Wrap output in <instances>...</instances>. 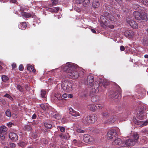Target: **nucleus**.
<instances>
[{
  "instance_id": "nucleus-26",
  "label": "nucleus",
  "mask_w": 148,
  "mask_h": 148,
  "mask_svg": "<svg viewBox=\"0 0 148 148\" xmlns=\"http://www.w3.org/2000/svg\"><path fill=\"white\" fill-rule=\"evenodd\" d=\"M59 10V8L55 7L52 8L50 9V11L52 12L56 13L58 12Z\"/></svg>"
},
{
  "instance_id": "nucleus-39",
  "label": "nucleus",
  "mask_w": 148,
  "mask_h": 148,
  "mask_svg": "<svg viewBox=\"0 0 148 148\" xmlns=\"http://www.w3.org/2000/svg\"><path fill=\"white\" fill-rule=\"evenodd\" d=\"M147 11L148 10H146L145 9L141 10V12H143V13L144 14H143V16H145V15H146L147 16V20L148 19V16L147 14Z\"/></svg>"
},
{
  "instance_id": "nucleus-27",
  "label": "nucleus",
  "mask_w": 148,
  "mask_h": 148,
  "mask_svg": "<svg viewBox=\"0 0 148 148\" xmlns=\"http://www.w3.org/2000/svg\"><path fill=\"white\" fill-rule=\"evenodd\" d=\"M115 121V119L114 118H111L110 119L107 120L106 123L108 124H112Z\"/></svg>"
},
{
  "instance_id": "nucleus-12",
  "label": "nucleus",
  "mask_w": 148,
  "mask_h": 148,
  "mask_svg": "<svg viewBox=\"0 0 148 148\" xmlns=\"http://www.w3.org/2000/svg\"><path fill=\"white\" fill-rule=\"evenodd\" d=\"M134 121L135 123L140 125V127L145 126L148 124V121H137L136 120H134Z\"/></svg>"
},
{
  "instance_id": "nucleus-51",
  "label": "nucleus",
  "mask_w": 148,
  "mask_h": 148,
  "mask_svg": "<svg viewBox=\"0 0 148 148\" xmlns=\"http://www.w3.org/2000/svg\"><path fill=\"white\" fill-rule=\"evenodd\" d=\"M25 129L26 130H29L31 129V128L29 125H27L25 126Z\"/></svg>"
},
{
  "instance_id": "nucleus-36",
  "label": "nucleus",
  "mask_w": 148,
  "mask_h": 148,
  "mask_svg": "<svg viewBox=\"0 0 148 148\" xmlns=\"http://www.w3.org/2000/svg\"><path fill=\"white\" fill-rule=\"evenodd\" d=\"M55 96L59 100H61L62 99L61 95L59 93L56 94Z\"/></svg>"
},
{
  "instance_id": "nucleus-40",
  "label": "nucleus",
  "mask_w": 148,
  "mask_h": 148,
  "mask_svg": "<svg viewBox=\"0 0 148 148\" xmlns=\"http://www.w3.org/2000/svg\"><path fill=\"white\" fill-rule=\"evenodd\" d=\"M59 136L62 139H67V137L65 136V135L64 134H63L61 133L60 134Z\"/></svg>"
},
{
  "instance_id": "nucleus-11",
  "label": "nucleus",
  "mask_w": 148,
  "mask_h": 148,
  "mask_svg": "<svg viewBox=\"0 0 148 148\" xmlns=\"http://www.w3.org/2000/svg\"><path fill=\"white\" fill-rule=\"evenodd\" d=\"M127 23L129 24L130 26L133 28L136 29L138 28V25L137 23L133 20H130L127 19Z\"/></svg>"
},
{
  "instance_id": "nucleus-25",
  "label": "nucleus",
  "mask_w": 148,
  "mask_h": 148,
  "mask_svg": "<svg viewBox=\"0 0 148 148\" xmlns=\"http://www.w3.org/2000/svg\"><path fill=\"white\" fill-rule=\"evenodd\" d=\"M99 97L97 96H92L91 98V101L93 102H96L99 100Z\"/></svg>"
},
{
  "instance_id": "nucleus-13",
  "label": "nucleus",
  "mask_w": 148,
  "mask_h": 148,
  "mask_svg": "<svg viewBox=\"0 0 148 148\" xmlns=\"http://www.w3.org/2000/svg\"><path fill=\"white\" fill-rule=\"evenodd\" d=\"M69 113L72 116L75 117H77L80 116V114L79 113L74 110L71 107H69Z\"/></svg>"
},
{
  "instance_id": "nucleus-30",
  "label": "nucleus",
  "mask_w": 148,
  "mask_h": 148,
  "mask_svg": "<svg viewBox=\"0 0 148 148\" xmlns=\"http://www.w3.org/2000/svg\"><path fill=\"white\" fill-rule=\"evenodd\" d=\"M46 92L43 90H42L41 91V95L42 97L45 98L46 96Z\"/></svg>"
},
{
  "instance_id": "nucleus-41",
  "label": "nucleus",
  "mask_w": 148,
  "mask_h": 148,
  "mask_svg": "<svg viewBox=\"0 0 148 148\" xmlns=\"http://www.w3.org/2000/svg\"><path fill=\"white\" fill-rule=\"evenodd\" d=\"M90 2V0H84L83 2V5L84 6H86L87 5L89 4Z\"/></svg>"
},
{
  "instance_id": "nucleus-8",
  "label": "nucleus",
  "mask_w": 148,
  "mask_h": 148,
  "mask_svg": "<svg viewBox=\"0 0 148 148\" xmlns=\"http://www.w3.org/2000/svg\"><path fill=\"white\" fill-rule=\"evenodd\" d=\"M83 139L85 143H89V144L93 142L94 141V138L92 137L88 134L84 135Z\"/></svg>"
},
{
  "instance_id": "nucleus-47",
  "label": "nucleus",
  "mask_w": 148,
  "mask_h": 148,
  "mask_svg": "<svg viewBox=\"0 0 148 148\" xmlns=\"http://www.w3.org/2000/svg\"><path fill=\"white\" fill-rule=\"evenodd\" d=\"M17 88L18 90L21 91H22L23 90V88L21 86L19 85H18Z\"/></svg>"
},
{
  "instance_id": "nucleus-55",
  "label": "nucleus",
  "mask_w": 148,
  "mask_h": 148,
  "mask_svg": "<svg viewBox=\"0 0 148 148\" xmlns=\"http://www.w3.org/2000/svg\"><path fill=\"white\" fill-rule=\"evenodd\" d=\"M120 49L121 51H124L125 49V47L123 46H121L120 47Z\"/></svg>"
},
{
  "instance_id": "nucleus-34",
  "label": "nucleus",
  "mask_w": 148,
  "mask_h": 148,
  "mask_svg": "<svg viewBox=\"0 0 148 148\" xmlns=\"http://www.w3.org/2000/svg\"><path fill=\"white\" fill-rule=\"evenodd\" d=\"M44 125L45 126L47 129H51L52 127L51 124L47 123H45Z\"/></svg>"
},
{
  "instance_id": "nucleus-7",
  "label": "nucleus",
  "mask_w": 148,
  "mask_h": 148,
  "mask_svg": "<svg viewBox=\"0 0 148 148\" xmlns=\"http://www.w3.org/2000/svg\"><path fill=\"white\" fill-rule=\"evenodd\" d=\"M119 130L118 129L116 128V130L112 129L109 130L107 134L108 138V139H111L114 137H116L117 134L116 132V130Z\"/></svg>"
},
{
  "instance_id": "nucleus-33",
  "label": "nucleus",
  "mask_w": 148,
  "mask_h": 148,
  "mask_svg": "<svg viewBox=\"0 0 148 148\" xmlns=\"http://www.w3.org/2000/svg\"><path fill=\"white\" fill-rule=\"evenodd\" d=\"M54 117L57 119L59 120L61 118L60 115L58 113L55 114L53 115Z\"/></svg>"
},
{
  "instance_id": "nucleus-21",
  "label": "nucleus",
  "mask_w": 148,
  "mask_h": 148,
  "mask_svg": "<svg viewBox=\"0 0 148 148\" xmlns=\"http://www.w3.org/2000/svg\"><path fill=\"white\" fill-rule=\"evenodd\" d=\"M27 69L30 72H32L35 73L36 72V70L34 69V67L30 64H28L27 65Z\"/></svg>"
},
{
  "instance_id": "nucleus-59",
  "label": "nucleus",
  "mask_w": 148,
  "mask_h": 148,
  "mask_svg": "<svg viewBox=\"0 0 148 148\" xmlns=\"http://www.w3.org/2000/svg\"><path fill=\"white\" fill-rule=\"evenodd\" d=\"M10 3H15L16 2V0H10Z\"/></svg>"
},
{
  "instance_id": "nucleus-18",
  "label": "nucleus",
  "mask_w": 148,
  "mask_h": 148,
  "mask_svg": "<svg viewBox=\"0 0 148 148\" xmlns=\"http://www.w3.org/2000/svg\"><path fill=\"white\" fill-rule=\"evenodd\" d=\"M88 108L90 111L95 112L96 110L95 105L93 104H89Z\"/></svg>"
},
{
  "instance_id": "nucleus-24",
  "label": "nucleus",
  "mask_w": 148,
  "mask_h": 148,
  "mask_svg": "<svg viewBox=\"0 0 148 148\" xmlns=\"http://www.w3.org/2000/svg\"><path fill=\"white\" fill-rule=\"evenodd\" d=\"M7 128L5 126H2L0 128V134H5Z\"/></svg>"
},
{
  "instance_id": "nucleus-60",
  "label": "nucleus",
  "mask_w": 148,
  "mask_h": 148,
  "mask_svg": "<svg viewBox=\"0 0 148 148\" xmlns=\"http://www.w3.org/2000/svg\"><path fill=\"white\" fill-rule=\"evenodd\" d=\"M36 118V115L35 114H34L32 117V119H35Z\"/></svg>"
},
{
  "instance_id": "nucleus-10",
  "label": "nucleus",
  "mask_w": 148,
  "mask_h": 148,
  "mask_svg": "<svg viewBox=\"0 0 148 148\" xmlns=\"http://www.w3.org/2000/svg\"><path fill=\"white\" fill-rule=\"evenodd\" d=\"M125 36L129 38H132L134 36V32L131 30H127L124 32Z\"/></svg>"
},
{
  "instance_id": "nucleus-5",
  "label": "nucleus",
  "mask_w": 148,
  "mask_h": 148,
  "mask_svg": "<svg viewBox=\"0 0 148 148\" xmlns=\"http://www.w3.org/2000/svg\"><path fill=\"white\" fill-rule=\"evenodd\" d=\"M121 90L119 86L116 84L115 85V89L114 90H112L110 93V97L112 99H118L119 97H121Z\"/></svg>"
},
{
  "instance_id": "nucleus-28",
  "label": "nucleus",
  "mask_w": 148,
  "mask_h": 148,
  "mask_svg": "<svg viewBox=\"0 0 148 148\" xmlns=\"http://www.w3.org/2000/svg\"><path fill=\"white\" fill-rule=\"evenodd\" d=\"M104 106V105L103 103H101L97 104L95 105L96 109H99L102 108Z\"/></svg>"
},
{
  "instance_id": "nucleus-62",
  "label": "nucleus",
  "mask_w": 148,
  "mask_h": 148,
  "mask_svg": "<svg viewBox=\"0 0 148 148\" xmlns=\"http://www.w3.org/2000/svg\"><path fill=\"white\" fill-rule=\"evenodd\" d=\"M108 27L111 29H112L114 28V26L113 25H108Z\"/></svg>"
},
{
  "instance_id": "nucleus-9",
  "label": "nucleus",
  "mask_w": 148,
  "mask_h": 148,
  "mask_svg": "<svg viewBox=\"0 0 148 148\" xmlns=\"http://www.w3.org/2000/svg\"><path fill=\"white\" fill-rule=\"evenodd\" d=\"M108 84V82L106 80H103L102 84H99V91H103Z\"/></svg>"
},
{
  "instance_id": "nucleus-43",
  "label": "nucleus",
  "mask_w": 148,
  "mask_h": 148,
  "mask_svg": "<svg viewBox=\"0 0 148 148\" xmlns=\"http://www.w3.org/2000/svg\"><path fill=\"white\" fill-rule=\"evenodd\" d=\"M141 3L145 5H148V0H143Z\"/></svg>"
},
{
  "instance_id": "nucleus-61",
  "label": "nucleus",
  "mask_w": 148,
  "mask_h": 148,
  "mask_svg": "<svg viewBox=\"0 0 148 148\" xmlns=\"http://www.w3.org/2000/svg\"><path fill=\"white\" fill-rule=\"evenodd\" d=\"M68 97L69 98H72L73 97V96L72 94H69L68 95Z\"/></svg>"
},
{
  "instance_id": "nucleus-56",
  "label": "nucleus",
  "mask_w": 148,
  "mask_h": 148,
  "mask_svg": "<svg viewBox=\"0 0 148 148\" xmlns=\"http://www.w3.org/2000/svg\"><path fill=\"white\" fill-rule=\"evenodd\" d=\"M75 10L77 12H79L80 11V9L78 7H76L75 8Z\"/></svg>"
},
{
  "instance_id": "nucleus-49",
  "label": "nucleus",
  "mask_w": 148,
  "mask_h": 148,
  "mask_svg": "<svg viewBox=\"0 0 148 148\" xmlns=\"http://www.w3.org/2000/svg\"><path fill=\"white\" fill-rule=\"evenodd\" d=\"M18 144L20 146H24L26 145V144L25 143L22 142H20Z\"/></svg>"
},
{
  "instance_id": "nucleus-16",
  "label": "nucleus",
  "mask_w": 148,
  "mask_h": 148,
  "mask_svg": "<svg viewBox=\"0 0 148 148\" xmlns=\"http://www.w3.org/2000/svg\"><path fill=\"white\" fill-rule=\"evenodd\" d=\"M121 142L122 140L120 138H117L113 140L112 142V144L114 145H118L121 143Z\"/></svg>"
},
{
  "instance_id": "nucleus-53",
  "label": "nucleus",
  "mask_w": 148,
  "mask_h": 148,
  "mask_svg": "<svg viewBox=\"0 0 148 148\" xmlns=\"http://www.w3.org/2000/svg\"><path fill=\"white\" fill-rule=\"evenodd\" d=\"M10 146L12 148H14L16 147V145L14 143H11L10 144Z\"/></svg>"
},
{
  "instance_id": "nucleus-46",
  "label": "nucleus",
  "mask_w": 148,
  "mask_h": 148,
  "mask_svg": "<svg viewBox=\"0 0 148 148\" xmlns=\"http://www.w3.org/2000/svg\"><path fill=\"white\" fill-rule=\"evenodd\" d=\"M83 0H75L74 1L77 4H80L83 2Z\"/></svg>"
},
{
  "instance_id": "nucleus-44",
  "label": "nucleus",
  "mask_w": 148,
  "mask_h": 148,
  "mask_svg": "<svg viewBox=\"0 0 148 148\" xmlns=\"http://www.w3.org/2000/svg\"><path fill=\"white\" fill-rule=\"evenodd\" d=\"M45 104H41L40 105V107L43 110H45L46 109V106Z\"/></svg>"
},
{
  "instance_id": "nucleus-45",
  "label": "nucleus",
  "mask_w": 148,
  "mask_h": 148,
  "mask_svg": "<svg viewBox=\"0 0 148 148\" xmlns=\"http://www.w3.org/2000/svg\"><path fill=\"white\" fill-rule=\"evenodd\" d=\"M4 96L8 98H9L10 100H12L13 99L12 98V97L9 95L6 94Z\"/></svg>"
},
{
  "instance_id": "nucleus-4",
  "label": "nucleus",
  "mask_w": 148,
  "mask_h": 148,
  "mask_svg": "<svg viewBox=\"0 0 148 148\" xmlns=\"http://www.w3.org/2000/svg\"><path fill=\"white\" fill-rule=\"evenodd\" d=\"M73 83L69 81L62 82L61 85V91L63 92L70 91L72 90Z\"/></svg>"
},
{
  "instance_id": "nucleus-52",
  "label": "nucleus",
  "mask_w": 148,
  "mask_h": 148,
  "mask_svg": "<svg viewBox=\"0 0 148 148\" xmlns=\"http://www.w3.org/2000/svg\"><path fill=\"white\" fill-rule=\"evenodd\" d=\"M4 134H0V137L2 139H4L5 138L4 135Z\"/></svg>"
},
{
  "instance_id": "nucleus-63",
  "label": "nucleus",
  "mask_w": 148,
  "mask_h": 148,
  "mask_svg": "<svg viewBox=\"0 0 148 148\" xmlns=\"http://www.w3.org/2000/svg\"><path fill=\"white\" fill-rule=\"evenodd\" d=\"M108 115V113L107 112L104 113L103 114V116H106Z\"/></svg>"
},
{
  "instance_id": "nucleus-57",
  "label": "nucleus",
  "mask_w": 148,
  "mask_h": 148,
  "mask_svg": "<svg viewBox=\"0 0 148 148\" xmlns=\"http://www.w3.org/2000/svg\"><path fill=\"white\" fill-rule=\"evenodd\" d=\"M143 44H147V40H146L145 39H144L143 40Z\"/></svg>"
},
{
  "instance_id": "nucleus-42",
  "label": "nucleus",
  "mask_w": 148,
  "mask_h": 148,
  "mask_svg": "<svg viewBox=\"0 0 148 148\" xmlns=\"http://www.w3.org/2000/svg\"><path fill=\"white\" fill-rule=\"evenodd\" d=\"M77 132L78 133H84V130H82L79 128H77L76 129Z\"/></svg>"
},
{
  "instance_id": "nucleus-29",
  "label": "nucleus",
  "mask_w": 148,
  "mask_h": 148,
  "mask_svg": "<svg viewBox=\"0 0 148 148\" xmlns=\"http://www.w3.org/2000/svg\"><path fill=\"white\" fill-rule=\"evenodd\" d=\"M90 119H91L90 118L89 116H88L86 117L84 119V120H85V121L86 123H91Z\"/></svg>"
},
{
  "instance_id": "nucleus-31",
  "label": "nucleus",
  "mask_w": 148,
  "mask_h": 148,
  "mask_svg": "<svg viewBox=\"0 0 148 148\" xmlns=\"http://www.w3.org/2000/svg\"><path fill=\"white\" fill-rule=\"evenodd\" d=\"M57 128L59 129L60 132H64L65 131V128L64 127L58 126L57 127Z\"/></svg>"
},
{
  "instance_id": "nucleus-38",
  "label": "nucleus",
  "mask_w": 148,
  "mask_h": 148,
  "mask_svg": "<svg viewBox=\"0 0 148 148\" xmlns=\"http://www.w3.org/2000/svg\"><path fill=\"white\" fill-rule=\"evenodd\" d=\"M60 79L58 77H53L52 78H51L49 79V80H50V81L52 80V82H58V80Z\"/></svg>"
},
{
  "instance_id": "nucleus-48",
  "label": "nucleus",
  "mask_w": 148,
  "mask_h": 148,
  "mask_svg": "<svg viewBox=\"0 0 148 148\" xmlns=\"http://www.w3.org/2000/svg\"><path fill=\"white\" fill-rule=\"evenodd\" d=\"M133 6L135 10H137L139 8V5L137 4H135L133 5Z\"/></svg>"
},
{
  "instance_id": "nucleus-20",
  "label": "nucleus",
  "mask_w": 148,
  "mask_h": 148,
  "mask_svg": "<svg viewBox=\"0 0 148 148\" xmlns=\"http://www.w3.org/2000/svg\"><path fill=\"white\" fill-rule=\"evenodd\" d=\"M107 14V16H106V18H108L111 21H116V18H114V16L111 14H110L108 13H106V14Z\"/></svg>"
},
{
  "instance_id": "nucleus-23",
  "label": "nucleus",
  "mask_w": 148,
  "mask_h": 148,
  "mask_svg": "<svg viewBox=\"0 0 148 148\" xmlns=\"http://www.w3.org/2000/svg\"><path fill=\"white\" fill-rule=\"evenodd\" d=\"M100 5L99 0H94L92 2V6L94 8H98Z\"/></svg>"
},
{
  "instance_id": "nucleus-15",
  "label": "nucleus",
  "mask_w": 148,
  "mask_h": 148,
  "mask_svg": "<svg viewBox=\"0 0 148 148\" xmlns=\"http://www.w3.org/2000/svg\"><path fill=\"white\" fill-rule=\"evenodd\" d=\"M137 117L139 119L142 120L146 118L144 112L141 111L139 112L137 115Z\"/></svg>"
},
{
  "instance_id": "nucleus-37",
  "label": "nucleus",
  "mask_w": 148,
  "mask_h": 148,
  "mask_svg": "<svg viewBox=\"0 0 148 148\" xmlns=\"http://www.w3.org/2000/svg\"><path fill=\"white\" fill-rule=\"evenodd\" d=\"M3 81L4 82H6L8 80V78L6 76L3 75L1 77Z\"/></svg>"
},
{
  "instance_id": "nucleus-54",
  "label": "nucleus",
  "mask_w": 148,
  "mask_h": 148,
  "mask_svg": "<svg viewBox=\"0 0 148 148\" xmlns=\"http://www.w3.org/2000/svg\"><path fill=\"white\" fill-rule=\"evenodd\" d=\"M51 1L52 2L53 4H56L57 3V0H51Z\"/></svg>"
},
{
  "instance_id": "nucleus-64",
  "label": "nucleus",
  "mask_w": 148,
  "mask_h": 148,
  "mask_svg": "<svg viewBox=\"0 0 148 148\" xmlns=\"http://www.w3.org/2000/svg\"><path fill=\"white\" fill-rule=\"evenodd\" d=\"M119 148H132L131 147H121Z\"/></svg>"
},
{
  "instance_id": "nucleus-19",
  "label": "nucleus",
  "mask_w": 148,
  "mask_h": 148,
  "mask_svg": "<svg viewBox=\"0 0 148 148\" xmlns=\"http://www.w3.org/2000/svg\"><path fill=\"white\" fill-rule=\"evenodd\" d=\"M21 15L23 18H29L30 17L31 15V14L25 12H20Z\"/></svg>"
},
{
  "instance_id": "nucleus-3",
  "label": "nucleus",
  "mask_w": 148,
  "mask_h": 148,
  "mask_svg": "<svg viewBox=\"0 0 148 148\" xmlns=\"http://www.w3.org/2000/svg\"><path fill=\"white\" fill-rule=\"evenodd\" d=\"M138 138V135L136 133H135L131 137V138L127 139L125 140L123 144L127 146H133L137 142Z\"/></svg>"
},
{
  "instance_id": "nucleus-32",
  "label": "nucleus",
  "mask_w": 148,
  "mask_h": 148,
  "mask_svg": "<svg viewBox=\"0 0 148 148\" xmlns=\"http://www.w3.org/2000/svg\"><path fill=\"white\" fill-rule=\"evenodd\" d=\"M5 113L6 115L9 117H10L11 116V113L9 110H7L5 112Z\"/></svg>"
},
{
  "instance_id": "nucleus-6",
  "label": "nucleus",
  "mask_w": 148,
  "mask_h": 148,
  "mask_svg": "<svg viewBox=\"0 0 148 148\" xmlns=\"http://www.w3.org/2000/svg\"><path fill=\"white\" fill-rule=\"evenodd\" d=\"M133 15L135 18L137 20H140L141 19L147 20V16L145 15L143 16V12H141V11H134L133 12Z\"/></svg>"
},
{
  "instance_id": "nucleus-17",
  "label": "nucleus",
  "mask_w": 148,
  "mask_h": 148,
  "mask_svg": "<svg viewBox=\"0 0 148 148\" xmlns=\"http://www.w3.org/2000/svg\"><path fill=\"white\" fill-rule=\"evenodd\" d=\"M91 121V123H93L96 121L97 119V115L93 114L89 115Z\"/></svg>"
},
{
  "instance_id": "nucleus-14",
  "label": "nucleus",
  "mask_w": 148,
  "mask_h": 148,
  "mask_svg": "<svg viewBox=\"0 0 148 148\" xmlns=\"http://www.w3.org/2000/svg\"><path fill=\"white\" fill-rule=\"evenodd\" d=\"M9 138L12 140H18L17 135L15 133L10 132L9 134Z\"/></svg>"
},
{
  "instance_id": "nucleus-1",
  "label": "nucleus",
  "mask_w": 148,
  "mask_h": 148,
  "mask_svg": "<svg viewBox=\"0 0 148 148\" xmlns=\"http://www.w3.org/2000/svg\"><path fill=\"white\" fill-rule=\"evenodd\" d=\"M77 67L76 64L71 62L66 63L61 67L63 71L67 73L68 77L72 79H76L79 76V73L76 69Z\"/></svg>"
},
{
  "instance_id": "nucleus-50",
  "label": "nucleus",
  "mask_w": 148,
  "mask_h": 148,
  "mask_svg": "<svg viewBox=\"0 0 148 148\" xmlns=\"http://www.w3.org/2000/svg\"><path fill=\"white\" fill-rule=\"evenodd\" d=\"M24 69L23 66L22 64L20 65L19 67V70L20 71H22Z\"/></svg>"
},
{
  "instance_id": "nucleus-22",
  "label": "nucleus",
  "mask_w": 148,
  "mask_h": 148,
  "mask_svg": "<svg viewBox=\"0 0 148 148\" xmlns=\"http://www.w3.org/2000/svg\"><path fill=\"white\" fill-rule=\"evenodd\" d=\"M19 28L22 29H25L27 27V24L25 22H23L20 23L18 26Z\"/></svg>"
},
{
  "instance_id": "nucleus-35",
  "label": "nucleus",
  "mask_w": 148,
  "mask_h": 148,
  "mask_svg": "<svg viewBox=\"0 0 148 148\" xmlns=\"http://www.w3.org/2000/svg\"><path fill=\"white\" fill-rule=\"evenodd\" d=\"M78 72L79 73V76H81L84 74V72L82 69H80L78 70Z\"/></svg>"
},
{
  "instance_id": "nucleus-58",
  "label": "nucleus",
  "mask_w": 148,
  "mask_h": 148,
  "mask_svg": "<svg viewBox=\"0 0 148 148\" xmlns=\"http://www.w3.org/2000/svg\"><path fill=\"white\" fill-rule=\"evenodd\" d=\"M68 96V95L66 93H64L62 95V97L64 98H66Z\"/></svg>"
},
{
  "instance_id": "nucleus-2",
  "label": "nucleus",
  "mask_w": 148,
  "mask_h": 148,
  "mask_svg": "<svg viewBox=\"0 0 148 148\" xmlns=\"http://www.w3.org/2000/svg\"><path fill=\"white\" fill-rule=\"evenodd\" d=\"M94 82V77L93 76L88 75L85 80V84L88 86L91 89L90 90V93L91 95L98 92L99 90V84L97 82Z\"/></svg>"
}]
</instances>
